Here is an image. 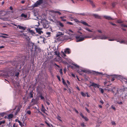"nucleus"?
I'll use <instances>...</instances> for the list:
<instances>
[{
    "instance_id": "09e8293b",
    "label": "nucleus",
    "mask_w": 127,
    "mask_h": 127,
    "mask_svg": "<svg viewBox=\"0 0 127 127\" xmlns=\"http://www.w3.org/2000/svg\"><path fill=\"white\" fill-rule=\"evenodd\" d=\"M40 39H41L42 40V41L44 42V38L41 37H40Z\"/></svg>"
},
{
    "instance_id": "b1692460",
    "label": "nucleus",
    "mask_w": 127,
    "mask_h": 127,
    "mask_svg": "<svg viewBox=\"0 0 127 127\" xmlns=\"http://www.w3.org/2000/svg\"><path fill=\"white\" fill-rule=\"evenodd\" d=\"M53 12L55 13H58L59 15H61V13L59 11H54Z\"/></svg>"
},
{
    "instance_id": "f3484780",
    "label": "nucleus",
    "mask_w": 127,
    "mask_h": 127,
    "mask_svg": "<svg viewBox=\"0 0 127 127\" xmlns=\"http://www.w3.org/2000/svg\"><path fill=\"white\" fill-rule=\"evenodd\" d=\"M45 110H45V108L44 107L43 105L42 104V108L41 109V111H42L43 112H45Z\"/></svg>"
},
{
    "instance_id": "f8f14e48",
    "label": "nucleus",
    "mask_w": 127,
    "mask_h": 127,
    "mask_svg": "<svg viewBox=\"0 0 127 127\" xmlns=\"http://www.w3.org/2000/svg\"><path fill=\"white\" fill-rule=\"evenodd\" d=\"M89 2H90L91 5L92 6L93 8H95L96 7L95 4L91 0H89Z\"/></svg>"
},
{
    "instance_id": "603ef678",
    "label": "nucleus",
    "mask_w": 127,
    "mask_h": 127,
    "mask_svg": "<svg viewBox=\"0 0 127 127\" xmlns=\"http://www.w3.org/2000/svg\"><path fill=\"white\" fill-rule=\"evenodd\" d=\"M2 27L3 28H7V26L5 25H4L2 26Z\"/></svg>"
},
{
    "instance_id": "4d7b16f0",
    "label": "nucleus",
    "mask_w": 127,
    "mask_h": 127,
    "mask_svg": "<svg viewBox=\"0 0 127 127\" xmlns=\"http://www.w3.org/2000/svg\"><path fill=\"white\" fill-rule=\"evenodd\" d=\"M100 102L102 104L104 103L103 101L102 100L100 101Z\"/></svg>"
},
{
    "instance_id": "c9c22d12",
    "label": "nucleus",
    "mask_w": 127,
    "mask_h": 127,
    "mask_svg": "<svg viewBox=\"0 0 127 127\" xmlns=\"http://www.w3.org/2000/svg\"><path fill=\"white\" fill-rule=\"evenodd\" d=\"M122 26L124 27H126L127 28V25H125L124 24H122Z\"/></svg>"
},
{
    "instance_id": "e2e57ef3",
    "label": "nucleus",
    "mask_w": 127,
    "mask_h": 127,
    "mask_svg": "<svg viewBox=\"0 0 127 127\" xmlns=\"http://www.w3.org/2000/svg\"><path fill=\"white\" fill-rule=\"evenodd\" d=\"M25 1L24 0H22L21 1V3L22 4H24L25 3Z\"/></svg>"
},
{
    "instance_id": "2f4dec72",
    "label": "nucleus",
    "mask_w": 127,
    "mask_h": 127,
    "mask_svg": "<svg viewBox=\"0 0 127 127\" xmlns=\"http://www.w3.org/2000/svg\"><path fill=\"white\" fill-rule=\"evenodd\" d=\"M81 94L83 96H86V94L83 92H81Z\"/></svg>"
},
{
    "instance_id": "8fccbe9b",
    "label": "nucleus",
    "mask_w": 127,
    "mask_h": 127,
    "mask_svg": "<svg viewBox=\"0 0 127 127\" xmlns=\"http://www.w3.org/2000/svg\"><path fill=\"white\" fill-rule=\"evenodd\" d=\"M85 109L88 112L90 113V111L87 108L85 107Z\"/></svg>"
},
{
    "instance_id": "6ab92c4d",
    "label": "nucleus",
    "mask_w": 127,
    "mask_h": 127,
    "mask_svg": "<svg viewBox=\"0 0 127 127\" xmlns=\"http://www.w3.org/2000/svg\"><path fill=\"white\" fill-rule=\"evenodd\" d=\"M50 32H46V35H45V37H48L50 36Z\"/></svg>"
},
{
    "instance_id": "4468645a",
    "label": "nucleus",
    "mask_w": 127,
    "mask_h": 127,
    "mask_svg": "<svg viewBox=\"0 0 127 127\" xmlns=\"http://www.w3.org/2000/svg\"><path fill=\"white\" fill-rule=\"evenodd\" d=\"M35 29L36 30V32H42L41 31L42 29V28H35Z\"/></svg>"
},
{
    "instance_id": "13d9d810",
    "label": "nucleus",
    "mask_w": 127,
    "mask_h": 127,
    "mask_svg": "<svg viewBox=\"0 0 127 127\" xmlns=\"http://www.w3.org/2000/svg\"><path fill=\"white\" fill-rule=\"evenodd\" d=\"M10 10H13V8H12V6H10Z\"/></svg>"
},
{
    "instance_id": "a19ab883",
    "label": "nucleus",
    "mask_w": 127,
    "mask_h": 127,
    "mask_svg": "<svg viewBox=\"0 0 127 127\" xmlns=\"http://www.w3.org/2000/svg\"><path fill=\"white\" fill-rule=\"evenodd\" d=\"M86 29L87 31H89V32H92V31L90 29H89L88 28H86Z\"/></svg>"
},
{
    "instance_id": "37998d69",
    "label": "nucleus",
    "mask_w": 127,
    "mask_h": 127,
    "mask_svg": "<svg viewBox=\"0 0 127 127\" xmlns=\"http://www.w3.org/2000/svg\"><path fill=\"white\" fill-rule=\"evenodd\" d=\"M28 33H27V34H34V32H28Z\"/></svg>"
},
{
    "instance_id": "864d4df0",
    "label": "nucleus",
    "mask_w": 127,
    "mask_h": 127,
    "mask_svg": "<svg viewBox=\"0 0 127 127\" xmlns=\"http://www.w3.org/2000/svg\"><path fill=\"white\" fill-rule=\"evenodd\" d=\"M40 97L41 98V99H44V97L42 95H41L40 96Z\"/></svg>"
},
{
    "instance_id": "0e129e2a",
    "label": "nucleus",
    "mask_w": 127,
    "mask_h": 127,
    "mask_svg": "<svg viewBox=\"0 0 127 127\" xmlns=\"http://www.w3.org/2000/svg\"><path fill=\"white\" fill-rule=\"evenodd\" d=\"M110 23L111 25H116L115 24H113V23H112V22H110Z\"/></svg>"
},
{
    "instance_id": "a18cd8bd",
    "label": "nucleus",
    "mask_w": 127,
    "mask_h": 127,
    "mask_svg": "<svg viewBox=\"0 0 127 127\" xmlns=\"http://www.w3.org/2000/svg\"><path fill=\"white\" fill-rule=\"evenodd\" d=\"M57 76L58 80L60 81H61V79H60V76L58 75H57Z\"/></svg>"
},
{
    "instance_id": "3c124183",
    "label": "nucleus",
    "mask_w": 127,
    "mask_h": 127,
    "mask_svg": "<svg viewBox=\"0 0 127 127\" xmlns=\"http://www.w3.org/2000/svg\"><path fill=\"white\" fill-rule=\"evenodd\" d=\"M74 65L76 67H77L78 68H79V66L77 65V64H74Z\"/></svg>"
},
{
    "instance_id": "f257e3e1",
    "label": "nucleus",
    "mask_w": 127,
    "mask_h": 127,
    "mask_svg": "<svg viewBox=\"0 0 127 127\" xmlns=\"http://www.w3.org/2000/svg\"><path fill=\"white\" fill-rule=\"evenodd\" d=\"M74 32H58L56 35V38H60L62 40H67L75 36L77 42L81 41L83 40L85 38L89 37L83 35H78L75 36L74 34Z\"/></svg>"
},
{
    "instance_id": "ddd939ff",
    "label": "nucleus",
    "mask_w": 127,
    "mask_h": 127,
    "mask_svg": "<svg viewBox=\"0 0 127 127\" xmlns=\"http://www.w3.org/2000/svg\"><path fill=\"white\" fill-rule=\"evenodd\" d=\"M34 108L36 109L37 111H35V113H39L40 114H41V112H40L39 110V108H37V107H34Z\"/></svg>"
},
{
    "instance_id": "69168bd1",
    "label": "nucleus",
    "mask_w": 127,
    "mask_h": 127,
    "mask_svg": "<svg viewBox=\"0 0 127 127\" xmlns=\"http://www.w3.org/2000/svg\"><path fill=\"white\" fill-rule=\"evenodd\" d=\"M112 6L113 7H114L115 6V3H113L112 4Z\"/></svg>"
},
{
    "instance_id": "f704fd0d",
    "label": "nucleus",
    "mask_w": 127,
    "mask_h": 127,
    "mask_svg": "<svg viewBox=\"0 0 127 127\" xmlns=\"http://www.w3.org/2000/svg\"><path fill=\"white\" fill-rule=\"evenodd\" d=\"M26 114L30 115L31 114V111L30 110H28L27 111Z\"/></svg>"
},
{
    "instance_id": "a211bd4d",
    "label": "nucleus",
    "mask_w": 127,
    "mask_h": 127,
    "mask_svg": "<svg viewBox=\"0 0 127 127\" xmlns=\"http://www.w3.org/2000/svg\"><path fill=\"white\" fill-rule=\"evenodd\" d=\"M59 24L60 26L62 27H63L64 26V25L60 21H58L57 22Z\"/></svg>"
},
{
    "instance_id": "6e6552de",
    "label": "nucleus",
    "mask_w": 127,
    "mask_h": 127,
    "mask_svg": "<svg viewBox=\"0 0 127 127\" xmlns=\"http://www.w3.org/2000/svg\"><path fill=\"white\" fill-rule=\"evenodd\" d=\"M22 37H23L24 38L28 40H29L30 39L29 37H31L30 36H29L28 35H26L23 33V34H22Z\"/></svg>"
},
{
    "instance_id": "72a5a7b5",
    "label": "nucleus",
    "mask_w": 127,
    "mask_h": 127,
    "mask_svg": "<svg viewBox=\"0 0 127 127\" xmlns=\"http://www.w3.org/2000/svg\"><path fill=\"white\" fill-rule=\"evenodd\" d=\"M55 54V55H59V54L58 53V52L57 51H55L54 52Z\"/></svg>"
},
{
    "instance_id": "5701e85b",
    "label": "nucleus",
    "mask_w": 127,
    "mask_h": 127,
    "mask_svg": "<svg viewBox=\"0 0 127 127\" xmlns=\"http://www.w3.org/2000/svg\"><path fill=\"white\" fill-rule=\"evenodd\" d=\"M57 118V119H58V120H59L60 121L62 122V120L61 119V118L59 116H58V117Z\"/></svg>"
},
{
    "instance_id": "79ce46f5",
    "label": "nucleus",
    "mask_w": 127,
    "mask_h": 127,
    "mask_svg": "<svg viewBox=\"0 0 127 127\" xmlns=\"http://www.w3.org/2000/svg\"><path fill=\"white\" fill-rule=\"evenodd\" d=\"M111 108L114 110H116V108H115V107L113 106V105H112V106H111Z\"/></svg>"
},
{
    "instance_id": "49530a36",
    "label": "nucleus",
    "mask_w": 127,
    "mask_h": 127,
    "mask_svg": "<svg viewBox=\"0 0 127 127\" xmlns=\"http://www.w3.org/2000/svg\"><path fill=\"white\" fill-rule=\"evenodd\" d=\"M60 74H61L62 75L63 74V72H62V69H61L60 70Z\"/></svg>"
},
{
    "instance_id": "6e6d98bb",
    "label": "nucleus",
    "mask_w": 127,
    "mask_h": 127,
    "mask_svg": "<svg viewBox=\"0 0 127 127\" xmlns=\"http://www.w3.org/2000/svg\"><path fill=\"white\" fill-rule=\"evenodd\" d=\"M106 106L107 107H108L109 106V105L108 103H107L106 104Z\"/></svg>"
},
{
    "instance_id": "c85d7f7f",
    "label": "nucleus",
    "mask_w": 127,
    "mask_h": 127,
    "mask_svg": "<svg viewBox=\"0 0 127 127\" xmlns=\"http://www.w3.org/2000/svg\"><path fill=\"white\" fill-rule=\"evenodd\" d=\"M99 90L101 92V93L103 94L104 92V91L103 89H101V88H99Z\"/></svg>"
},
{
    "instance_id": "4be33fe9",
    "label": "nucleus",
    "mask_w": 127,
    "mask_h": 127,
    "mask_svg": "<svg viewBox=\"0 0 127 127\" xmlns=\"http://www.w3.org/2000/svg\"><path fill=\"white\" fill-rule=\"evenodd\" d=\"M81 23H82L86 26H88V24L85 22L82 21L81 22Z\"/></svg>"
},
{
    "instance_id": "4c0bfd02",
    "label": "nucleus",
    "mask_w": 127,
    "mask_h": 127,
    "mask_svg": "<svg viewBox=\"0 0 127 127\" xmlns=\"http://www.w3.org/2000/svg\"><path fill=\"white\" fill-rule=\"evenodd\" d=\"M81 126L82 127H85V126L84 125V123H82L81 124Z\"/></svg>"
},
{
    "instance_id": "cd10ccee",
    "label": "nucleus",
    "mask_w": 127,
    "mask_h": 127,
    "mask_svg": "<svg viewBox=\"0 0 127 127\" xmlns=\"http://www.w3.org/2000/svg\"><path fill=\"white\" fill-rule=\"evenodd\" d=\"M117 22L118 23H123V22L120 20H119L117 21Z\"/></svg>"
},
{
    "instance_id": "bb28decb",
    "label": "nucleus",
    "mask_w": 127,
    "mask_h": 127,
    "mask_svg": "<svg viewBox=\"0 0 127 127\" xmlns=\"http://www.w3.org/2000/svg\"><path fill=\"white\" fill-rule=\"evenodd\" d=\"M30 98H32L33 97V94L32 92H30L29 94Z\"/></svg>"
},
{
    "instance_id": "2eb2a0df",
    "label": "nucleus",
    "mask_w": 127,
    "mask_h": 127,
    "mask_svg": "<svg viewBox=\"0 0 127 127\" xmlns=\"http://www.w3.org/2000/svg\"><path fill=\"white\" fill-rule=\"evenodd\" d=\"M18 123H19V125L21 126L22 127L23 126H24V122H23V123H22L20 121H19Z\"/></svg>"
},
{
    "instance_id": "680f3d73",
    "label": "nucleus",
    "mask_w": 127,
    "mask_h": 127,
    "mask_svg": "<svg viewBox=\"0 0 127 127\" xmlns=\"http://www.w3.org/2000/svg\"><path fill=\"white\" fill-rule=\"evenodd\" d=\"M19 121L17 119H16L15 120V121L16 122H18V123Z\"/></svg>"
},
{
    "instance_id": "39448f33",
    "label": "nucleus",
    "mask_w": 127,
    "mask_h": 127,
    "mask_svg": "<svg viewBox=\"0 0 127 127\" xmlns=\"http://www.w3.org/2000/svg\"><path fill=\"white\" fill-rule=\"evenodd\" d=\"M107 37L104 35L102 36H99L98 37L97 36L95 37L94 39H105L107 38Z\"/></svg>"
},
{
    "instance_id": "052dcab7",
    "label": "nucleus",
    "mask_w": 127,
    "mask_h": 127,
    "mask_svg": "<svg viewBox=\"0 0 127 127\" xmlns=\"http://www.w3.org/2000/svg\"><path fill=\"white\" fill-rule=\"evenodd\" d=\"M109 40L110 41H114L115 39H109Z\"/></svg>"
},
{
    "instance_id": "ea45409f",
    "label": "nucleus",
    "mask_w": 127,
    "mask_h": 127,
    "mask_svg": "<svg viewBox=\"0 0 127 127\" xmlns=\"http://www.w3.org/2000/svg\"><path fill=\"white\" fill-rule=\"evenodd\" d=\"M111 123L113 125H116V123H115L113 121H112L111 122Z\"/></svg>"
},
{
    "instance_id": "7c9ffc66",
    "label": "nucleus",
    "mask_w": 127,
    "mask_h": 127,
    "mask_svg": "<svg viewBox=\"0 0 127 127\" xmlns=\"http://www.w3.org/2000/svg\"><path fill=\"white\" fill-rule=\"evenodd\" d=\"M5 121L4 120L3 121L0 122V125L4 124L5 123Z\"/></svg>"
},
{
    "instance_id": "774afa93",
    "label": "nucleus",
    "mask_w": 127,
    "mask_h": 127,
    "mask_svg": "<svg viewBox=\"0 0 127 127\" xmlns=\"http://www.w3.org/2000/svg\"><path fill=\"white\" fill-rule=\"evenodd\" d=\"M80 115L83 118L84 116L81 113L80 114Z\"/></svg>"
},
{
    "instance_id": "e433bc0d",
    "label": "nucleus",
    "mask_w": 127,
    "mask_h": 127,
    "mask_svg": "<svg viewBox=\"0 0 127 127\" xmlns=\"http://www.w3.org/2000/svg\"><path fill=\"white\" fill-rule=\"evenodd\" d=\"M0 37H3L4 38H7V36H5L3 35H0Z\"/></svg>"
},
{
    "instance_id": "0eeeda50",
    "label": "nucleus",
    "mask_w": 127,
    "mask_h": 127,
    "mask_svg": "<svg viewBox=\"0 0 127 127\" xmlns=\"http://www.w3.org/2000/svg\"><path fill=\"white\" fill-rule=\"evenodd\" d=\"M103 17L105 18L106 19L109 20H114L110 16L105 15L103 16Z\"/></svg>"
},
{
    "instance_id": "bf43d9fd",
    "label": "nucleus",
    "mask_w": 127,
    "mask_h": 127,
    "mask_svg": "<svg viewBox=\"0 0 127 127\" xmlns=\"http://www.w3.org/2000/svg\"><path fill=\"white\" fill-rule=\"evenodd\" d=\"M30 107H31V106H28V107H27V109H30Z\"/></svg>"
},
{
    "instance_id": "7ed1b4c3",
    "label": "nucleus",
    "mask_w": 127,
    "mask_h": 127,
    "mask_svg": "<svg viewBox=\"0 0 127 127\" xmlns=\"http://www.w3.org/2000/svg\"><path fill=\"white\" fill-rule=\"evenodd\" d=\"M43 3V0H39L37 1L34 4L32 5V7L34 8L37 7L38 5H40Z\"/></svg>"
},
{
    "instance_id": "473e14b6",
    "label": "nucleus",
    "mask_w": 127,
    "mask_h": 127,
    "mask_svg": "<svg viewBox=\"0 0 127 127\" xmlns=\"http://www.w3.org/2000/svg\"><path fill=\"white\" fill-rule=\"evenodd\" d=\"M27 30L28 31V32H34L33 30H31L30 29H27Z\"/></svg>"
},
{
    "instance_id": "9b49d317",
    "label": "nucleus",
    "mask_w": 127,
    "mask_h": 127,
    "mask_svg": "<svg viewBox=\"0 0 127 127\" xmlns=\"http://www.w3.org/2000/svg\"><path fill=\"white\" fill-rule=\"evenodd\" d=\"M92 15L94 16L95 18L101 19V17L98 15L96 14H93Z\"/></svg>"
},
{
    "instance_id": "20e7f679",
    "label": "nucleus",
    "mask_w": 127,
    "mask_h": 127,
    "mask_svg": "<svg viewBox=\"0 0 127 127\" xmlns=\"http://www.w3.org/2000/svg\"><path fill=\"white\" fill-rule=\"evenodd\" d=\"M65 53L63 51H62L61 52V54L62 56L64 57H65L66 55L65 54V53H67L68 54L70 53V49L68 48H67L65 49L64 51Z\"/></svg>"
},
{
    "instance_id": "393cba45",
    "label": "nucleus",
    "mask_w": 127,
    "mask_h": 127,
    "mask_svg": "<svg viewBox=\"0 0 127 127\" xmlns=\"http://www.w3.org/2000/svg\"><path fill=\"white\" fill-rule=\"evenodd\" d=\"M64 17V16L60 17V18L62 19L61 20L62 21H66V19H63Z\"/></svg>"
},
{
    "instance_id": "f03ea898",
    "label": "nucleus",
    "mask_w": 127,
    "mask_h": 127,
    "mask_svg": "<svg viewBox=\"0 0 127 127\" xmlns=\"http://www.w3.org/2000/svg\"><path fill=\"white\" fill-rule=\"evenodd\" d=\"M115 89H113L111 91H112L114 95V96H118L120 97L122 96V95L124 93V90L122 89H118L117 90V89H115V87L114 88Z\"/></svg>"
},
{
    "instance_id": "423d86ee",
    "label": "nucleus",
    "mask_w": 127,
    "mask_h": 127,
    "mask_svg": "<svg viewBox=\"0 0 127 127\" xmlns=\"http://www.w3.org/2000/svg\"><path fill=\"white\" fill-rule=\"evenodd\" d=\"M19 28V29L20 30H25L27 28L26 27H23L20 25H18L17 27V28Z\"/></svg>"
},
{
    "instance_id": "9d476101",
    "label": "nucleus",
    "mask_w": 127,
    "mask_h": 127,
    "mask_svg": "<svg viewBox=\"0 0 127 127\" xmlns=\"http://www.w3.org/2000/svg\"><path fill=\"white\" fill-rule=\"evenodd\" d=\"M43 26L44 28H47L49 27V25L48 23H45L43 24Z\"/></svg>"
},
{
    "instance_id": "a878e982",
    "label": "nucleus",
    "mask_w": 127,
    "mask_h": 127,
    "mask_svg": "<svg viewBox=\"0 0 127 127\" xmlns=\"http://www.w3.org/2000/svg\"><path fill=\"white\" fill-rule=\"evenodd\" d=\"M120 43H124L125 44H127V43L124 40L120 41Z\"/></svg>"
},
{
    "instance_id": "1a4fd4ad",
    "label": "nucleus",
    "mask_w": 127,
    "mask_h": 127,
    "mask_svg": "<svg viewBox=\"0 0 127 127\" xmlns=\"http://www.w3.org/2000/svg\"><path fill=\"white\" fill-rule=\"evenodd\" d=\"M91 86H93L94 87H97L98 88L99 87V85L96 84H95L94 83H92V84L90 85Z\"/></svg>"
},
{
    "instance_id": "5fc2aeb1",
    "label": "nucleus",
    "mask_w": 127,
    "mask_h": 127,
    "mask_svg": "<svg viewBox=\"0 0 127 127\" xmlns=\"http://www.w3.org/2000/svg\"><path fill=\"white\" fill-rule=\"evenodd\" d=\"M80 14L83 16H85V14L84 13H81Z\"/></svg>"
},
{
    "instance_id": "c756f323",
    "label": "nucleus",
    "mask_w": 127,
    "mask_h": 127,
    "mask_svg": "<svg viewBox=\"0 0 127 127\" xmlns=\"http://www.w3.org/2000/svg\"><path fill=\"white\" fill-rule=\"evenodd\" d=\"M94 72H95V73H94L95 75H97V74H102V73H100V72H96L95 71H94Z\"/></svg>"
},
{
    "instance_id": "338daca9",
    "label": "nucleus",
    "mask_w": 127,
    "mask_h": 127,
    "mask_svg": "<svg viewBox=\"0 0 127 127\" xmlns=\"http://www.w3.org/2000/svg\"><path fill=\"white\" fill-rule=\"evenodd\" d=\"M46 103L48 105H49L50 104V103L48 101L46 102Z\"/></svg>"
},
{
    "instance_id": "aec40b11",
    "label": "nucleus",
    "mask_w": 127,
    "mask_h": 127,
    "mask_svg": "<svg viewBox=\"0 0 127 127\" xmlns=\"http://www.w3.org/2000/svg\"><path fill=\"white\" fill-rule=\"evenodd\" d=\"M62 82H63V84L66 87H68V86H67V85L66 84V83L65 82L64 79L63 78H62Z\"/></svg>"
},
{
    "instance_id": "c03bdc74",
    "label": "nucleus",
    "mask_w": 127,
    "mask_h": 127,
    "mask_svg": "<svg viewBox=\"0 0 127 127\" xmlns=\"http://www.w3.org/2000/svg\"><path fill=\"white\" fill-rule=\"evenodd\" d=\"M67 23L70 25H72L73 24L72 23L70 22H68Z\"/></svg>"
},
{
    "instance_id": "58836bf2",
    "label": "nucleus",
    "mask_w": 127,
    "mask_h": 127,
    "mask_svg": "<svg viewBox=\"0 0 127 127\" xmlns=\"http://www.w3.org/2000/svg\"><path fill=\"white\" fill-rule=\"evenodd\" d=\"M83 118H84L86 121H88V118L86 117H84Z\"/></svg>"
},
{
    "instance_id": "de8ad7c7",
    "label": "nucleus",
    "mask_w": 127,
    "mask_h": 127,
    "mask_svg": "<svg viewBox=\"0 0 127 127\" xmlns=\"http://www.w3.org/2000/svg\"><path fill=\"white\" fill-rule=\"evenodd\" d=\"M117 103L119 104H123V103L122 102L120 101L119 102H117Z\"/></svg>"
},
{
    "instance_id": "dca6fc26",
    "label": "nucleus",
    "mask_w": 127,
    "mask_h": 127,
    "mask_svg": "<svg viewBox=\"0 0 127 127\" xmlns=\"http://www.w3.org/2000/svg\"><path fill=\"white\" fill-rule=\"evenodd\" d=\"M13 115L12 114H9L8 116V118L9 119H11L13 117Z\"/></svg>"
},
{
    "instance_id": "412c9836",
    "label": "nucleus",
    "mask_w": 127,
    "mask_h": 127,
    "mask_svg": "<svg viewBox=\"0 0 127 127\" xmlns=\"http://www.w3.org/2000/svg\"><path fill=\"white\" fill-rule=\"evenodd\" d=\"M21 16L24 17V18H26L27 17V15L23 13L21 14Z\"/></svg>"
}]
</instances>
